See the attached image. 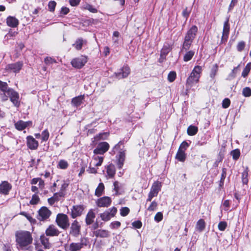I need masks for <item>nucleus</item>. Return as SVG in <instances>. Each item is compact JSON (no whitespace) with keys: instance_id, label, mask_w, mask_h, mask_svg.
<instances>
[{"instance_id":"f257e3e1","label":"nucleus","mask_w":251,"mask_h":251,"mask_svg":"<svg viewBox=\"0 0 251 251\" xmlns=\"http://www.w3.org/2000/svg\"><path fill=\"white\" fill-rule=\"evenodd\" d=\"M31 234L27 231H20L16 233V241L22 249H24L32 242Z\"/></svg>"},{"instance_id":"f03ea898","label":"nucleus","mask_w":251,"mask_h":251,"mask_svg":"<svg viewBox=\"0 0 251 251\" xmlns=\"http://www.w3.org/2000/svg\"><path fill=\"white\" fill-rule=\"evenodd\" d=\"M202 68L201 66L197 65L194 67L189 76L187 78L186 84L192 86L198 83L202 73Z\"/></svg>"},{"instance_id":"7ed1b4c3","label":"nucleus","mask_w":251,"mask_h":251,"mask_svg":"<svg viewBox=\"0 0 251 251\" xmlns=\"http://www.w3.org/2000/svg\"><path fill=\"white\" fill-rule=\"evenodd\" d=\"M197 31L198 28L196 25H193L187 31L183 44V48L184 49L187 50L189 49L193 40L196 35Z\"/></svg>"},{"instance_id":"20e7f679","label":"nucleus","mask_w":251,"mask_h":251,"mask_svg":"<svg viewBox=\"0 0 251 251\" xmlns=\"http://www.w3.org/2000/svg\"><path fill=\"white\" fill-rule=\"evenodd\" d=\"M161 187L162 184L161 182L156 181L153 182L148 194L147 201H151L153 197H156L161 190Z\"/></svg>"},{"instance_id":"39448f33","label":"nucleus","mask_w":251,"mask_h":251,"mask_svg":"<svg viewBox=\"0 0 251 251\" xmlns=\"http://www.w3.org/2000/svg\"><path fill=\"white\" fill-rule=\"evenodd\" d=\"M85 239H81L80 242H72L64 245L65 251H80L86 244L84 243Z\"/></svg>"},{"instance_id":"423d86ee","label":"nucleus","mask_w":251,"mask_h":251,"mask_svg":"<svg viewBox=\"0 0 251 251\" xmlns=\"http://www.w3.org/2000/svg\"><path fill=\"white\" fill-rule=\"evenodd\" d=\"M56 222L57 225L63 229H66L69 226V218L64 214H58L57 215Z\"/></svg>"},{"instance_id":"0eeeda50","label":"nucleus","mask_w":251,"mask_h":251,"mask_svg":"<svg viewBox=\"0 0 251 251\" xmlns=\"http://www.w3.org/2000/svg\"><path fill=\"white\" fill-rule=\"evenodd\" d=\"M88 61V57L85 55H81L74 58L71 61L72 65L77 69L82 68Z\"/></svg>"},{"instance_id":"6e6552de","label":"nucleus","mask_w":251,"mask_h":251,"mask_svg":"<svg viewBox=\"0 0 251 251\" xmlns=\"http://www.w3.org/2000/svg\"><path fill=\"white\" fill-rule=\"evenodd\" d=\"M117 211V208L115 207L109 209L100 214V217L102 221H108L113 217Z\"/></svg>"},{"instance_id":"1a4fd4ad","label":"nucleus","mask_w":251,"mask_h":251,"mask_svg":"<svg viewBox=\"0 0 251 251\" xmlns=\"http://www.w3.org/2000/svg\"><path fill=\"white\" fill-rule=\"evenodd\" d=\"M109 148V144L106 142L100 143L97 148L94 150V153L97 154H103Z\"/></svg>"},{"instance_id":"9d476101","label":"nucleus","mask_w":251,"mask_h":251,"mask_svg":"<svg viewBox=\"0 0 251 251\" xmlns=\"http://www.w3.org/2000/svg\"><path fill=\"white\" fill-rule=\"evenodd\" d=\"M112 200L110 197L104 196L98 199L96 201V205L100 207H107L110 205Z\"/></svg>"},{"instance_id":"9b49d317","label":"nucleus","mask_w":251,"mask_h":251,"mask_svg":"<svg viewBox=\"0 0 251 251\" xmlns=\"http://www.w3.org/2000/svg\"><path fill=\"white\" fill-rule=\"evenodd\" d=\"M51 213V211L47 207L43 206L38 211L37 218L40 221L46 220L50 217Z\"/></svg>"},{"instance_id":"f8f14e48","label":"nucleus","mask_w":251,"mask_h":251,"mask_svg":"<svg viewBox=\"0 0 251 251\" xmlns=\"http://www.w3.org/2000/svg\"><path fill=\"white\" fill-rule=\"evenodd\" d=\"M7 94L9 96L11 101L15 106L18 107L20 105L19 94L11 89H8Z\"/></svg>"},{"instance_id":"ddd939ff","label":"nucleus","mask_w":251,"mask_h":251,"mask_svg":"<svg viewBox=\"0 0 251 251\" xmlns=\"http://www.w3.org/2000/svg\"><path fill=\"white\" fill-rule=\"evenodd\" d=\"M81 226L79 222L75 220L71 224L70 233L75 237H77L80 234Z\"/></svg>"},{"instance_id":"4468645a","label":"nucleus","mask_w":251,"mask_h":251,"mask_svg":"<svg viewBox=\"0 0 251 251\" xmlns=\"http://www.w3.org/2000/svg\"><path fill=\"white\" fill-rule=\"evenodd\" d=\"M130 71L129 67L127 66H124L121 68L119 73H115L113 76L118 79H121L126 77L130 74Z\"/></svg>"},{"instance_id":"2eb2a0df","label":"nucleus","mask_w":251,"mask_h":251,"mask_svg":"<svg viewBox=\"0 0 251 251\" xmlns=\"http://www.w3.org/2000/svg\"><path fill=\"white\" fill-rule=\"evenodd\" d=\"M12 188L11 185L7 181H3L0 184V194L6 195Z\"/></svg>"},{"instance_id":"dca6fc26","label":"nucleus","mask_w":251,"mask_h":251,"mask_svg":"<svg viewBox=\"0 0 251 251\" xmlns=\"http://www.w3.org/2000/svg\"><path fill=\"white\" fill-rule=\"evenodd\" d=\"M84 210V207L82 205H77L73 207L71 209V216L73 218L80 216Z\"/></svg>"},{"instance_id":"f3484780","label":"nucleus","mask_w":251,"mask_h":251,"mask_svg":"<svg viewBox=\"0 0 251 251\" xmlns=\"http://www.w3.org/2000/svg\"><path fill=\"white\" fill-rule=\"evenodd\" d=\"M27 146L30 150H36L38 147V142L32 136L26 137Z\"/></svg>"},{"instance_id":"a211bd4d","label":"nucleus","mask_w":251,"mask_h":251,"mask_svg":"<svg viewBox=\"0 0 251 251\" xmlns=\"http://www.w3.org/2000/svg\"><path fill=\"white\" fill-rule=\"evenodd\" d=\"M123 144L122 142H119L113 148V151L115 153L116 151H119L118 158H125V151L121 149V148L123 146Z\"/></svg>"},{"instance_id":"6ab92c4d","label":"nucleus","mask_w":251,"mask_h":251,"mask_svg":"<svg viewBox=\"0 0 251 251\" xmlns=\"http://www.w3.org/2000/svg\"><path fill=\"white\" fill-rule=\"evenodd\" d=\"M32 122L31 121L24 122L20 120L15 124V127L19 130H22L25 129L27 126H31Z\"/></svg>"},{"instance_id":"aec40b11","label":"nucleus","mask_w":251,"mask_h":251,"mask_svg":"<svg viewBox=\"0 0 251 251\" xmlns=\"http://www.w3.org/2000/svg\"><path fill=\"white\" fill-rule=\"evenodd\" d=\"M59 233L58 230L54 225H50L46 230V234L47 236H57Z\"/></svg>"},{"instance_id":"412c9836","label":"nucleus","mask_w":251,"mask_h":251,"mask_svg":"<svg viewBox=\"0 0 251 251\" xmlns=\"http://www.w3.org/2000/svg\"><path fill=\"white\" fill-rule=\"evenodd\" d=\"M103 160V157L102 156H99L96 154L93 156V159L91 160L90 165L95 167L100 166Z\"/></svg>"},{"instance_id":"4be33fe9","label":"nucleus","mask_w":251,"mask_h":251,"mask_svg":"<svg viewBox=\"0 0 251 251\" xmlns=\"http://www.w3.org/2000/svg\"><path fill=\"white\" fill-rule=\"evenodd\" d=\"M84 99V95H80L72 99L71 101L72 105L75 107L80 106L83 102Z\"/></svg>"},{"instance_id":"5701e85b","label":"nucleus","mask_w":251,"mask_h":251,"mask_svg":"<svg viewBox=\"0 0 251 251\" xmlns=\"http://www.w3.org/2000/svg\"><path fill=\"white\" fill-rule=\"evenodd\" d=\"M23 66V63L21 62H18L13 64L8 65V69L12 70L14 73L19 72Z\"/></svg>"},{"instance_id":"b1692460","label":"nucleus","mask_w":251,"mask_h":251,"mask_svg":"<svg viewBox=\"0 0 251 251\" xmlns=\"http://www.w3.org/2000/svg\"><path fill=\"white\" fill-rule=\"evenodd\" d=\"M229 32V25L228 22L227 20L226 21L224 25L223 36L222 37V41H226L228 38V36Z\"/></svg>"},{"instance_id":"393cba45","label":"nucleus","mask_w":251,"mask_h":251,"mask_svg":"<svg viewBox=\"0 0 251 251\" xmlns=\"http://www.w3.org/2000/svg\"><path fill=\"white\" fill-rule=\"evenodd\" d=\"M6 23L8 26L15 27L18 25L19 21L14 17L9 16L6 19Z\"/></svg>"},{"instance_id":"a878e982","label":"nucleus","mask_w":251,"mask_h":251,"mask_svg":"<svg viewBox=\"0 0 251 251\" xmlns=\"http://www.w3.org/2000/svg\"><path fill=\"white\" fill-rule=\"evenodd\" d=\"M95 218V213L92 209H91L88 212L86 218L85 222L87 225H90L92 224L94 222Z\"/></svg>"},{"instance_id":"bb28decb","label":"nucleus","mask_w":251,"mask_h":251,"mask_svg":"<svg viewBox=\"0 0 251 251\" xmlns=\"http://www.w3.org/2000/svg\"><path fill=\"white\" fill-rule=\"evenodd\" d=\"M94 234L97 237L106 238L109 236V232L105 229H99L94 232Z\"/></svg>"},{"instance_id":"cd10ccee","label":"nucleus","mask_w":251,"mask_h":251,"mask_svg":"<svg viewBox=\"0 0 251 251\" xmlns=\"http://www.w3.org/2000/svg\"><path fill=\"white\" fill-rule=\"evenodd\" d=\"M176 159L179 161L183 162L186 158V154L185 152L182 151L178 150L176 155Z\"/></svg>"},{"instance_id":"c85d7f7f","label":"nucleus","mask_w":251,"mask_h":251,"mask_svg":"<svg viewBox=\"0 0 251 251\" xmlns=\"http://www.w3.org/2000/svg\"><path fill=\"white\" fill-rule=\"evenodd\" d=\"M205 227V223L203 219H200L197 223L196 229L199 232L202 231Z\"/></svg>"},{"instance_id":"c756f323","label":"nucleus","mask_w":251,"mask_h":251,"mask_svg":"<svg viewBox=\"0 0 251 251\" xmlns=\"http://www.w3.org/2000/svg\"><path fill=\"white\" fill-rule=\"evenodd\" d=\"M86 43V41L83 40L81 38L78 39L75 43L73 45V46L77 50H80L81 49L83 45L85 44Z\"/></svg>"},{"instance_id":"7c9ffc66","label":"nucleus","mask_w":251,"mask_h":251,"mask_svg":"<svg viewBox=\"0 0 251 251\" xmlns=\"http://www.w3.org/2000/svg\"><path fill=\"white\" fill-rule=\"evenodd\" d=\"M104 186L102 183H100L95 191V195L100 197L102 195L104 191Z\"/></svg>"},{"instance_id":"2f4dec72","label":"nucleus","mask_w":251,"mask_h":251,"mask_svg":"<svg viewBox=\"0 0 251 251\" xmlns=\"http://www.w3.org/2000/svg\"><path fill=\"white\" fill-rule=\"evenodd\" d=\"M198 128L197 126H190L187 128V133L189 135L193 136L197 134Z\"/></svg>"},{"instance_id":"473e14b6","label":"nucleus","mask_w":251,"mask_h":251,"mask_svg":"<svg viewBox=\"0 0 251 251\" xmlns=\"http://www.w3.org/2000/svg\"><path fill=\"white\" fill-rule=\"evenodd\" d=\"M40 240L42 244L44 246L45 248L49 249L50 248V244L49 242V240L46 238L44 235L40 236Z\"/></svg>"},{"instance_id":"72a5a7b5","label":"nucleus","mask_w":251,"mask_h":251,"mask_svg":"<svg viewBox=\"0 0 251 251\" xmlns=\"http://www.w3.org/2000/svg\"><path fill=\"white\" fill-rule=\"evenodd\" d=\"M218 71V66L217 64H214L212 65L211 68L210 72V77L213 79L214 78L216 74Z\"/></svg>"},{"instance_id":"f704fd0d","label":"nucleus","mask_w":251,"mask_h":251,"mask_svg":"<svg viewBox=\"0 0 251 251\" xmlns=\"http://www.w3.org/2000/svg\"><path fill=\"white\" fill-rule=\"evenodd\" d=\"M107 174L109 177H112L115 174V169L113 165L110 164L107 168Z\"/></svg>"},{"instance_id":"c9c22d12","label":"nucleus","mask_w":251,"mask_h":251,"mask_svg":"<svg viewBox=\"0 0 251 251\" xmlns=\"http://www.w3.org/2000/svg\"><path fill=\"white\" fill-rule=\"evenodd\" d=\"M195 54V52L193 50H189L187 51L184 55L183 60L185 62H188L190 61L193 57Z\"/></svg>"},{"instance_id":"e433bc0d","label":"nucleus","mask_w":251,"mask_h":251,"mask_svg":"<svg viewBox=\"0 0 251 251\" xmlns=\"http://www.w3.org/2000/svg\"><path fill=\"white\" fill-rule=\"evenodd\" d=\"M251 69V63H248L245 68L244 69L242 73V76L244 77H246L249 74Z\"/></svg>"},{"instance_id":"4c0bfd02","label":"nucleus","mask_w":251,"mask_h":251,"mask_svg":"<svg viewBox=\"0 0 251 251\" xmlns=\"http://www.w3.org/2000/svg\"><path fill=\"white\" fill-rule=\"evenodd\" d=\"M69 166L68 163L66 160L62 159L59 161L57 167L61 169H66Z\"/></svg>"},{"instance_id":"58836bf2","label":"nucleus","mask_w":251,"mask_h":251,"mask_svg":"<svg viewBox=\"0 0 251 251\" xmlns=\"http://www.w3.org/2000/svg\"><path fill=\"white\" fill-rule=\"evenodd\" d=\"M248 168H246L244 171V172L242 173V182L245 184H247V183L248 182Z\"/></svg>"},{"instance_id":"ea45409f","label":"nucleus","mask_w":251,"mask_h":251,"mask_svg":"<svg viewBox=\"0 0 251 251\" xmlns=\"http://www.w3.org/2000/svg\"><path fill=\"white\" fill-rule=\"evenodd\" d=\"M108 135L109 133L107 132L100 133L99 135H96L94 138L96 140H105L107 138Z\"/></svg>"},{"instance_id":"a19ab883","label":"nucleus","mask_w":251,"mask_h":251,"mask_svg":"<svg viewBox=\"0 0 251 251\" xmlns=\"http://www.w3.org/2000/svg\"><path fill=\"white\" fill-rule=\"evenodd\" d=\"M50 134L47 129L44 130L41 134V139L43 142L47 141L49 138Z\"/></svg>"},{"instance_id":"79ce46f5","label":"nucleus","mask_w":251,"mask_h":251,"mask_svg":"<svg viewBox=\"0 0 251 251\" xmlns=\"http://www.w3.org/2000/svg\"><path fill=\"white\" fill-rule=\"evenodd\" d=\"M8 89L7 84L5 82L0 80V90L4 93H8Z\"/></svg>"},{"instance_id":"37998d69","label":"nucleus","mask_w":251,"mask_h":251,"mask_svg":"<svg viewBox=\"0 0 251 251\" xmlns=\"http://www.w3.org/2000/svg\"><path fill=\"white\" fill-rule=\"evenodd\" d=\"M83 8L89 10L90 12L95 13L97 12V10L94 8L92 5L89 4H86L83 6Z\"/></svg>"},{"instance_id":"c03bdc74","label":"nucleus","mask_w":251,"mask_h":251,"mask_svg":"<svg viewBox=\"0 0 251 251\" xmlns=\"http://www.w3.org/2000/svg\"><path fill=\"white\" fill-rule=\"evenodd\" d=\"M157 205V203L155 201H153L151 202L150 206L148 207L147 210L149 211H153L156 210Z\"/></svg>"},{"instance_id":"a18cd8bd","label":"nucleus","mask_w":251,"mask_h":251,"mask_svg":"<svg viewBox=\"0 0 251 251\" xmlns=\"http://www.w3.org/2000/svg\"><path fill=\"white\" fill-rule=\"evenodd\" d=\"M242 94L246 97H250L251 96V89L248 87L244 88Z\"/></svg>"},{"instance_id":"49530a36","label":"nucleus","mask_w":251,"mask_h":251,"mask_svg":"<svg viewBox=\"0 0 251 251\" xmlns=\"http://www.w3.org/2000/svg\"><path fill=\"white\" fill-rule=\"evenodd\" d=\"M39 200L40 199L38 196L36 194H34L32 197L31 200L30 201V203L31 204H36L37 203H38Z\"/></svg>"},{"instance_id":"de8ad7c7","label":"nucleus","mask_w":251,"mask_h":251,"mask_svg":"<svg viewBox=\"0 0 251 251\" xmlns=\"http://www.w3.org/2000/svg\"><path fill=\"white\" fill-rule=\"evenodd\" d=\"M20 214L24 216L26 218V219L30 223H34L35 222V220L34 219L32 218V217L29 214H27V213H26L25 212H21L20 213Z\"/></svg>"},{"instance_id":"09e8293b","label":"nucleus","mask_w":251,"mask_h":251,"mask_svg":"<svg viewBox=\"0 0 251 251\" xmlns=\"http://www.w3.org/2000/svg\"><path fill=\"white\" fill-rule=\"evenodd\" d=\"M227 227V223L224 221L220 222L218 226V227L219 230L224 231Z\"/></svg>"},{"instance_id":"8fccbe9b","label":"nucleus","mask_w":251,"mask_h":251,"mask_svg":"<svg viewBox=\"0 0 251 251\" xmlns=\"http://www.w3.org/2000/svg\"><path fill=\"white\" fill-rule=\"evenodd\" d=\"M129 211V209L127 207H122L120 209V214L123 217L126 216L128 214Z\"/></svg>"},{"instance_id":"3c124183","label":"nucleus","mask_w":251,"mask_h":251,"mask_svg":"<svg viewBox=\"0 0 251 251\" xmlns=\"http://www.w3.org/2000/svg\"><path fill=\"white\" fill-rule=\"evenodd\" d=\"M176 78V73L175 72H171L168 75V79L171 82H173L175 80Z\"/></svg>"},{"instance_id":"603ef678","label":"nucleus","mask_w":251,"mask_h":251,"mask_svg":"<svg viewBox=\"0 0 251 251\" xmlns=\"http://www.w3.org/2000/svg\"><path fill=\"white\" fill-rule=\"evenodd\" d=\"M56 3L55 1H50L48 4V8L50 11L53 12L54 11Z\"/></svg>"},{"instance_id":"864d4df0","label":"nucleus","mask_w":251,"mask_h":251,"mask_svg":"<svg viewBox=\"0 0 251 251\" xmlns=\"http://www.w3.org/2000/svg\"><path fill=\"white\" fill-rule=\"evenodd\" d=\"M240 151L236 149L231 151V154L234 159L237 160L240 156Z\"/></svg>"},{"instance_id":"5fc2aeb1","label":"nucleus","mask_w":251,"mask_h":251,"mask_svg":"<svg viewBox=\"0 0 251 251\" xmlns=\"http://www.w3.org/2000/svg\"><path fill=\"white\" fill-rule=\"evenodd\" d=\"M189 147V144L186 141H183L179 146V148L178 150L182 151L185 152V151Z\"/></svg>"},{"instance_id":"6e6d98bb","label":"nucleus","mask_w":251,"mask_h":251,"mask_svg":"<svg viewBox=\"0 0 251 251\" xmlns=\"http://www.w3.org/2000/svg\"><path fill=\"white\" fill-rule=\"evenodd\" d=\"M230 104V101L229 99L227 98L225 99L222 101V107L224 108H227L229 106Z\"/></svg>"},{"instance_id":"4d7b16f0","label":"nucleus","mask_w":251,"mask_h":251,"mask_svg":"<svg viewBox=\"0 0 251 251\" xmlns=\"http://www.w3.org/2000/svg\"><path fill=\"white\" fill-rule=\"evenodd\" d=\"M65 195V192L59 191V192L55 193L53 195V197L57 200H59L60 198L63 197Z\"/></svg>"},{"instance_id":"13d9d810","label":"nucleus","mask_w":251,"mask_h":251,"mask_svg":"<svg viewBox=\"0 0 251 251\" xmlns=\"http://www.w3.org/2000/svg\"><path fill=\"white\" fill-rule=\"evenodd\" d=\"M163 219V214L161 212H157L154 216V220L157 222H159Z\"/></svg>"},{"instance_id":"bf43d9fd","label":"nucleus","mask_w":251,"mask_h":251,"mask_svg":"<svg viewBox=\"0 0 251 251\" xmlns=\"http://www.w3.org/2000/svg\"><path fill=\"white\" fill-rule=\"evenodd\" d=\"M44 61L45 63L47 65L53 64L56 62L55 60L50 57H46L45 58Z\"/></svg>"},{"instance_id":"052dcab7","label":"nucleus","mask_w":251,"mask_h":251,"mask_svg":"<svg viewBox=\"0 0 251 251\" xmlns=\"http://www.w3.org/2000/svg\"><path fill=\"white\" fill-rule=\"evenodd\" d=\"M190 12L191 10H188L187 7H186L183 10L182 14V16L187 20L190 15Z\"/></svg>"},{"instance_id":"680f3d73","label":"nucleus","mask_w":251,"mask_h":251,"mask_svg":"<svg viewBox=\"0 0 251 251\" xmlns=\"http://www.w3.org/2000/svg\"><path fill=\"white\" fill-rule=\"evenodd\" d=\"M121 226V223L120 222L118 221H115L113 222H112L110 225V227L112 228H116L119 227Z\"/></svg>"},{"instance_id":"e2e57ef3","label":"nucleus","mask_w":251,"mask_h":251,"mask_svg":"<svg viewBox=\"0 0 251 251\" xmlns=\"http://www.w3.org/2000/svg\"><path fill=\"white\" fill-rule=\"evenodd\" d=\"M132 226L137 228H140L142 226V223L139 221H134L132 223Z\"/></svg>"},{"instance_id":"0e129e2a","label":"nucleus","mask_w":251,"mask_h":251,"mask_svg":"<svg viewBox=\"0 0 251 251\" xmlns=\"http://www.w3.org/2000/svg\"><path fill=\"white\" fill-rule=\"evenodd\" d=\"M245 43L243 41L239 42L237 46V49L238 51H241L245 47Z\"/></svg>"},{"instance_id":"69168bd1","label":"nucleus","mask_w":251,"mask_h":251,"mask_svg":"<svg viewBox=\"0 0 251 251\" xmlns=\"http://www.w3.org/2000/svg\"><path fill=\"white\" fill-rule=\"evenodd\" d=\"M38 182H39V184H38L39 188L41 190H43L45 188V185L44 181L40 178Z\"/></svg>"},{"instance_id":"338daca9","label":"nucleus","mask_w":251,"mask_h":251,"mask_svg":"<svg viewBox=\"0 0 251 251\" xmlns=\"http://www.w3.org/2000/svg\"><path fill=\"white\" fill-rule=\"evenodd\" d=\"M125 159L124 158H118V166L119 168H122L124 163Z\"/></svg>"},{"instance_id":"774afa93","label":"nucleus","mask_w":251,"mask_h":251,"mask_svg":"<svg viewBox=\"0 0 251 251\" xmlns=\"http://www.w3.org/2000/svg\"><path fill=\"white\" fill-rule=\"evenodd\" d=\"M91 166H90L87 171L90 174H96L97 173V169L94 167H92Z\"/></svg>"}]
</instances>
